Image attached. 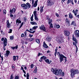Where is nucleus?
Listing matches in <instances>:
<instances>
[{
  "label": "nucleus",
  "mask_w": 79,
  "mask_h": 79,
  "mask_svg": "<svg viewBox=\"0 0 79 79\" xmlns=\"http://www.w3.org/2000/svg\"><path fill=\"white\" fill-rule=\"evenodd\" d=\"M37 68L36 67L34 71L33 72L34 73H37Z\"/></svg>",
  "instance_id": "obj_29"
},
{
  "label": "nucleus",
  "mask_w": 79,
  "mask_h": 79,
  "mask_svg": "<svg viewBox=\"0 0 79 79\" xmlns=\"http://www.w3.org/2000/svg\"><path fill=\"white\" fill-rule=\"evenodd\" d=\"M57 55H58V56H59L60 55H60V52H58L57 53Z\"/></svg>",
  "instance_id": "obj_52"
},
{
  "label": "nucleus",
  "mask_w": 79,
  "mask_h": 79,
  "mask_svg": "<svg viewBox=\"0 0 79 79\" xmlns=\"http://www.w3.org/2000/svg\"><path fill=\"white\" fill-rule=\"evenodd\" d=\"M23 23H22L21 24V25H20V27H22V26H23Z\"/></svg>",
  "instance_id": "obj_62"
},
{
  "label": "nucleus",
  "mask_w": 79,
  "mask_h": 79,
  "mask_svg": "<svg viewBox=\"0 0 79 79\" xmlns=\"http://www.w3.org/2000/svg\"><path fill=\"white\" fill-rule=\"evenodd\" d=\"M33 18H34V15L33 14L31 18V21H33Z\"/></svg>",
  "instance_id": "obj_31"
},
{
  "label": "nucleus",
  "mask_w": 79,
  "mask_h": 79,
  "mask_svg": "<svg viewBox=\"0 0 79 79\" xmlns=\"http://www.w3.org/2000/svg\"><path fill=\"white\" fill-rule=\"evenodd\" d=\"M36 13H37V11H34L33 12V13L34 14V16H36Z\"/></svg>",
  "instance_id": "obj_43"
},
{
  "label": "nucleus",
  "mask_w": 79,
  "mask_h": 79,
  "mask_svg": "<svg viewBox=\"0 0 79 79\" xmlns=\"http://www.w3.org/2000/svg\"><path fill=\"white\" fill-rule=\"evenodd\" d=\"M16 23H21V21H20V20H19V19H17L16 21Z\"/></svg>",
  "instance_id": "obj_25"
},
{
  "label": "nucleus",
  "mask_w": 79,
  "mask_h": 79,
  "mask_svg": "<svg viewBox=\"0 0 79 79\" xmlns=\"http://www.w3.org/2000/svg\"><path fill=\"white\" fill-rule=\"evenodd\" d=\"M19 76H16L15 77V79H19Z\"/></svg>",
  "instance_id": "obj_38"
},
{
  "label": "nucleus",
  "mask_w": 79,
  "mask_h": 79,
  "mask_svg": "<svg viewBox=\"0 0 79 79\" xmlns=\"http://www.w3.org/2000/svg\"><path fill=\"white\" fill-rule=\"evenodd\" d=\"M16 11V9L15 8H13L12 10L10 9V17H13V15H12V13L14 14Z\"/></svg>",
  "instance_id": "obj_3"
},
{
  "label": "nucleus",
  "mask_w": 79,
  "mask_h": 79,
  "mask_svg": "<svg viewBox=\"0 0 79 79\" xmlns=\"http://www.w3.org/2000/svg\"><path fill=\"white\" fill-rule=\"evenodd\" d=\"M44 9V6H43L40 9V11L41 13L43 12V9Z\"/></svg>",
  "instance_id": "obj_36"
},
{
  "label": "nucleus",
  "mask_w": 79,
  "mask_h": 79,
  "mask_svg": "<svg viewBox=\"0 0 79 79\" xmlns=\"http://www.w3.org/2000/svg\"><path fill=\"white\" fill-rule=\"evenodd\" d=\"M14 37H13V36H11L10 37V40H13V39Z\"/></svg>",
  "instance_id": "obj_39"
},
{
  "label": "nucleus",
  "mask_w": 79,
  "mask_h": 79,
  "mask_svg": "<svg viewBox=\"0 0 79 79\" xmlns=\"http://www.w3.org/2000/svg\"><path fill=\"white\" fill-rule=\"evenodd\" d=\"M6 44H7V39L6 38H5L4 40V47L3 48L4 50H6V48H5L6 46Z\"/></svg>",
  "instance_id": "obj_5"
},
{
  "label": "nucleus",
  "mask_w": 79,
  "mask_h": 79,
  "mask_svg": "<svg viewBox=\"0 0 79 79\" xmlns=\"http://www.w3.org/2000/svg\"><path fill=\"white\" fill-rule=\"evenodd\" d=\"M64 35L66 36H69V35L70 34V32L69 31L65 30L64 31Z\"/></svg>",
  "instance_id": "obj_9"
},
{
  "label": "nucleus",
  "mask_w": 79,
  "mask_h": 79,
  "mask_svg": "<svg viewBox=\"0 0 79 79\" xmlns=\"http://www.w3.org/2000/svg\"><path fill=\"white\" fill-rule=\"evenodd\" d=\"M59 39L60 38H59L58 40V41L59 42H60L61 43H63V42H64L63 40H60Z\"/></svg>",
  "instance_id": "obj_22"
},
{
  "label": "nucleus",
  "mask_w": 79,
  "mask_h": 79,
  "mask_svg": "<svg viewBox=\"0 0 79 79\" xmlns=\"http://www.w3.org/2000/svg\"><path fill=\"white\" fill-rule=\"evenodd\" d=\"M51 71L52 73H53V74H55V75L56 76H58V75H59V73H58V70L56 68H55L53 69V68L51 69Z\"/></svg>",
  "instance_id": "obj_2"
},
{
  "label": "nucleus",
  "mask_w": 79,
  "mask_h": 79,
  "mask_svg": "<svg viewBox=\"0 0 79 79\" xmlns=\"http://www.w3.org/2000/svg\"><path fill=\"white\" fill-rule=\"evenodd\" d=\"M65 23L67 24V25H68V26H69L70 23H69V20H68V18H66L65 20Z\"/></svg>",
  "instance_id": "obj_13"
},
{
  "label": "nucleus",
  "mask_w": 79,
  "mask_h": 79,
  "mask_svg": "<svg viewBox=\"0 0 79 79\" xmlns=\"http://www.w3.org/2000/svg\"><path fill=\"white\" fill-rule=\"evenodd\" d=\"M4 39H5V38H2L1 39L2 41H3V40H4Z\"/></svg>",
  "instance_id": "obj_59"
},
{
  "label": "nucleus",
  "mask_w": 79,
  "mask_h": 79,
  "mask_svg": "<svg viewBox=\"0 0 79 79\" xmlns=\"http://www.w3.org/2000/svg\"><path fill=\"white\" fill-rule=\"evenodd\" d=\"M1 57V60L2 61H3V56H2Z\"/></svg>",
  "instance_id": "obj_58"
},
{
  "label": "nucleus",
  "mask_w": 79,
  "mask_h": 79,
  "mask_svg": "<svg viewBox=\"0 0 79 79\" xmlns=\"http://www.w3.org/2000/svg\"><path fill=\"white\" fill-rule=\"evenodd\" d=\"M38 27V26H35L32 27L33 29L34 30H35L36 29H37Z\"/></svg>",
  "instance_id": "obj_35"
},
{
  "label": "nucleus",
  "mask_w": 79,
  "mask_h": 79,
  "mask_svg": "<svg viewBox=\"0 0 79 79\" xmlns=\"http://www.w3.org/2000/svg\"><path fill=\"white\" fill-rule=\"evenodd\" d=\"M71 25H73L74 26H76V23L74 21H73L72 22Z\"/></svg>",
  "instance_id": "obj_24"
},
{
  "label": "nucleus",
  "mask_w": 79,
  "mask_h": 79,
  "mask_svg": "<svg viewBox=\"0 0 79 79\" xmlns=\"http://www.w3.org/2000/svg\"><path fill=\"white\" fill-rule=\"evenodd\" d=\"M43 61V59L41 57L40 60H39V61H40V62H42Z\"/></svg>",
  "instance_id": "obj_40"
},
{
  "label": "nucleus",
  "mask_w": 79,
  "mask_h": 79,
  "mask_svg": "<svg viewBox=\"0 0 79 79\" xmlns=\"http://www.w3.org/2000/svg\"><path fill=\"white\" fill-rule=\"evenodd\" d=\"M6 23L7 27L9 28L10 27V23H9V20H8L7 21Z\"/></svg>",
  "instance_id": "obj_14"
},
{
  "label": "nucleus",
  "mask_w": 79,
  "mask_h": 79,
  "mask_svg": "<svg viewBox=\"0 0 79 79\" xmlns=\"http://www.w3.org/2000/svg\"><path fill=\"white\" fill-rule=\"evenodd\" d=\"M71 76V77H73L75 74H79V71L77 69L74 70V69H72L70 70Z\"/></svg>",
  "instance_id": "obj_1"
},
{
  "label": "nucleus",
  "mask_w": 79,
  "mask_h": 79,
  "mask_svg": "<svg viewBox=\"0 0 79 79\" xmlns=\"http://www.w3.org/2000/svg\"><path fill=\"white\" fill-rule=\"evenodd\" d=\"M33 36V35H31L30 34H29V37H30L31 38V37H32Z\"/></svg>",
  "instance_id": "obj_63"
},
{
  "label": "nucleus",
  "mask_w": 79,
  "mask_h": 79,
  "mask_svg": "<svg viewBox=\"0 0 79 79\" xmlns=\"http://www.w3.org/2000/svg\"><path fill=\"white\" fill-rule=\"evenodd\" d=\"M77 42H73V45H75V46L76 47V46H77Z\"/></svg>",
  "instance_id": "obj_30"
},
{
  "label": "nucleus",
  "mask_w": 79,
  "mask_h": 79,
  "mask_svg": "<svg viewBox=\"0 0 79 79\" xmlns=\"http://www.w3.org/2000/svg\"><path fill=\"white\" fill-rule=\"evenodd\" d=\"M10 53V52L9 51H7L6 52V53L5 54V56L6 58H7V57L8 56V55H9Z\"/></svg>",
  "instance_id": "obj_12"
},
{
  "label": "nucleus",
  "mask_w": 79,
  "mask_h": 79,
  "mask_svg": "<svg viewBox=\"0 0 79 79\" xmlns=\"http://www.w3.org/2000/svg\"><path fill=\"white\" fill-rule=\"evenodd\" d=\"M24 34L25 35V36H24L25 37H26V36H27V35H26V34H27V32H25L24 33Z\"/></svg>",
  "instance_id": "obj_44"
},
{
  "label": "nucleus",
  "mask_w": 79,
  "mask_h": 79,
  "mask_svg": "<svg viewBox=\"0 0 79 79\" xmlns=\"http://www.w3.org/2000/svg\"><path fill=\"white\" fill-rule=\"evenodd\" d=\"M21 6L23 8V9H24L25 10H26V9H27V8H28V6H27L26 4H21Z\"/></svg>",
  "instance_id": "obj_10"
},
{
  "label": "nucleus",
  "mask_w": 79,
  "mask_h": 79,
  "mask_svg": "<svg viewBox=\"0 0 79 79\" xmlns=\"http://www.w3.org/2000/svg\"><path fill=\"white\" fill-rule=\"evenodd\" d=\"M74 35L77 37H79V31L78 30H76L74 31Z\"/></svg>",
  "instance_id": "obj_7"
},
{
  "label": "nucleus",
  "mask_w": 79,
  "mask_h": 79,
  "mask_svg": "<svg viewBox=\"0 0 79 79\" xmlns=\"http://www.w3.org/2000/svg\"><path fill=\"white\" fill-rule=\"evenodd\" d=\"M30 2H32V5L33 6V7H36V6H37V4L35 3L34 4V0H30Z\"/></svg>",
  "instance_id": "obj_11"
},
{
  "label": "nucleus",
  "mask_w": 79,
  "mask_h": 79,
  "mask_svg": "<svg viewBox=\"0 0 79 79\" xmlns=\"http://www.w3.org/2000/svg\"><path fill=\"white\" fill-rule=\"evenodd\" d=\"M42 55V54H40V52H39L38 56H40V55Z\"/></svg>",
  "instance_id": "obj_57"
},
{
  "label": "nucleus",
  "mask_w": 79,
  "mask_h": 79,
  "mask_svg": "<svg viewBox=\"0 0 79 79\" xmlns=\"http://www.w3.org/2000/svg\"><path fill=\"white\" fill-rule=\"evenodd\" d=\"M30 23L31 24H32V25H37V23H36L35 22H31Z\"/></svg>",
  "instance_id": "obj_23"
},
{
  "label": "nucleus",
  "mask_w": 79,
  "mask_h": 79,
  "mask_svg": "<svg viewBox=\"0 0 79 79\" xmlns=\"http://www.w3.org/2000/svg\"><path fill=\"white\" fill-rule=\"evenodd\" d=\"M35 20H36V21H38L39 20V19H38V18L37 16H36V15L35 16Z\"/></svg>",
  "instance_id": "obj_34"
},
{
  "label": "nucleus",
  "mask_w": 79,
  "mask_h": 79,
  "mask_svg": "<svg viewBox=\"0 0 79 79\" xmlns=\"http://www.w3.org/2000/svg\"><path fill=\"white\" fill-rule=\"evenodd\" d=\"M47 2L48 6H52L54 4V2L52 1L51 0H48Z\"/></svg>",
  "instance_id": "obj_8"
},
{
  "label": "nucleus",
  "mask_w": 79,
  "mask_h": 79,
  "mask_svg": "<svg viewBox=\"0 0 79 79\" xmlns=\"http://www.w3.org/2000/svg\"><path fill=\"white\" fill-rule=\"evenodd\" d=\"M18 45H17L15 47H11V49H12V50H15V49H18Z\"/></svg>",
  "instance_id": "obj_17"
},
{
  "label": "nucleus",
  "mask_w": 79,
  "mask_h": 79,
  "mask_svg": "<svg viewBox=\"0 0 79 79\" xmlns=\"http://www.w3.org/2000/svg\"><path fill=\"white\" fill-rule=\"evenodd\" d=\"M69 18H70L71 19H73V15L71 14V13H69Z\"/></svg>",
  "instance_id": "obj_20"
},
{
  "label": "nucleus",
  "mask_w": 79,
  "mask_h": 79,
  "mask_svg": "<svg viewBox=\"0 0 79 79\" xmlns=\"http://www.w3.org/2000/svg\"><path fill=\"white\" fill-rule=\"evenodd\" d=\"M61 73H62V70L61 69H59L58 71V73H59V74H61Z\"/></svg>",
  "instance_id": "obj_28"
},
{
  "label": "nucleus",
  "mask_w": 79,
  "mask_h": 79,
  "mask_svg": "<svg viewBox=\"0 0 79 79\" xmlns=\"http://www.w3.org/2000/svg\"><path fill=\"white\" fill-rule=\"evenodd\" d=\"M66 58V57L64 56L63 54H61L59 56L60 62L61 63L62 61H63V58Z\"/></svg>",
  "instance_id": "obj_4"
},
{
  "label": "nucleus",
  "mask_w": 79,
  "mask_h": 79,
  "mask_svg": "<svg viewBox=\"0 0 79 79\" xmlns=\"http://www.w3.org/2000/svg\"><path fill=\"white\" fill-rule=\"evenodd\" d=\"M23 72L24 73V74H26V71H25L24 70H23Z\"/></svg>",
  "instance_id": "obj_56"
},
{
  "label": "nucleus",
  "mask_w": 79,
  "mask_h": 79,
  "mask_svg": "<svg viewBox=\"0 0 79 79\" xmlns=\"http://www.w3.org/2000/svg\"><path fill=\"white\" fill-rule=\"evenodd\" d=\"M21 37H24V34H22L21 35Z\"/></svg>",
  "instance_id": "obj_48"
},
{
  "label": "nucleus",
  "mask_w": 79,
  "mask_h": 79,
  "mask_svg": "<svg viewBox=\"0 0 79 79\" xmlns=\"http://www.w3.org/2000/svg\"><path fill=\"white\" fill-rule=\"evenodd\" d=\"M26 31H27V32H30V33H31L32 34H34L35 32V31H29L28 30V29L26 30Z\"/></svg>",
  "instance_id": "obj_18"
},
{
  "label": "nucleus",
  "mask_w": 79,
  "mask_h": 79,
  "mask_svg": "<svg viewBox=\"0 0 79 79\" xmlns=\"http://www.w3.org/2000/svg\"><path fill=\"white\" fill-rule=\"evenodd\" d=\"M56 27L57 28H60V26L59 25H57L56 26Z\"/></svg>",
  "instance_id": "obj_42"
},
{
  "label": "nucleus",
  "mask_w": 79,
  "mask_h": 79,
  "mask_svg": "<svg viewBox=\"0 0 79 79\" xmlns=\"http://www.w3.org/2000/svg\"><path fill=\"white\" fill-rule=\"evenodd\" d=\"M36 42L38 43V44H39V43H40V40L39 39H37L36 40Z\"/></svg>",
  "instance_id": "obj_32"
},
{
  "label": "nucleus",
  "mask_w": 79,
  "mask_h": 79,
  "mask_svg": "<svg viewBox=\"0 0 79 79\" xmlns=\"http://www.w3.org/2000/svg\"><path fill=\"white\" fill-rule=\"evenodd\" d=\"M73 41L75 42H77V40H76V38L74 37V35H73Z\"/></svg>",
  "instance_id": "obj_16"
},
{
  "label": "nucleus",
  "mask_w": 79,
  "mask_h": 79,
  "mask_svg": "<svg viewBox=\"0 0 79 79\" xmlns=\"http://www.w3.org/2000/svg\"><path fill=\"white\" fill-rule=\"evenodd\" d=\"M3 14H4V15H5V14L6 13V10H4L3 11Z\"/></svg>",
  "instance_id": "obj_41"
},
{
  "label": "nucleus",
  "mask_w": 79,
  "mask_h": 79,
  "mask_svg": "<svg viewBox=\"0 0 79 79\" xmlns=\"http://www.w3.org/2000/svg\"><path fill=\"white\" fill-rule=\"evenodd\" d=\"M48 24H52V19H49L48 21Z\"/></svg>",
  "instance_id": "obj_21"
},
{
  "label": "nucleus",
  "mask_w": 79,
  "mask_h": 79,
  "mask_svg": "<svg viewBox=\"0 0 79 79\" xmlns=\"http://www.w3.org/2000/svg\"><path fill=\"white\" fill-rule=\"evenodd\" d=\"M40 29L42 30V31H44V32H46V29L44 25H42L40 27Z\"/></svg>",
  "instance_id": "obj_6"
},
{
  "label": "nucleus",
  "mask_w": 79,
  "mask_h": 79,
  "mask_svg": "<svg viewBox=\"0 0 79 79\" xmlns=\"http://www.w3.org/2000/svg\"><path fill=\"white\" fill-rule=\"evenodd\" d=\"M74 13L75 16H76V15H77V12H74Z\"/></svg>",
  "instance_id": "obj_64"
},
{
  "label": "nucleus",
  "mask_w": 79,
  "mask_h": 79,
  "mask_svg": "<svg viewBox=\"0 0 79 79\" xmlns=\"http://www.w3.org/2000/svg\"><path fill=\"white\" fill-rule=\"evenodd\" d=\"M16 57L15 56H13V60L14 61H16Z\"/></svg>",
  "instance_id": "obj_37"
},
{
  "label": "nucleus",
  "mask_w": 79,
  "mask_h": 79,
  "mask_svg": "<svg viewBox=\"0 0 79 79\" xmlns=\"http://www.w3.org/2000/svg\"><path fill=\"white\" fill-rule=\"evenodd\" d=\"M30 31H32L34 30V29L33 28H32H32L30 29Z\"/></svg>",
  "instance_id": "obj_60"
},
{
  "label": "nucleus",
  "mask_w": 79,
  "mask_h": 79,
  "mask_svg": "<svg viewBox=\"0 0 79 79\" xmlns=\"http://www.w3.org/2000/svg\"><path fill=\"white\" fill-rule=\"evenodd\" d=\"M41 58H42V59H44V60H46V59H47V57L45 56H43L41 57Z\"/></svg>",
  "instance_id": "obj_33"
},
{
  "label": "nucleus",
  "mask_w": 79,
  "mask_h": 79,
  "mask_svg": "<svg viewBox=\"0 0 79 79\" xmlns=\"http://www.w3.org/2000/svg\"><path fill=\"white\" fill-rule=\"evenodd\" d=\"M33 67H34V65H33V64H31V68H33Z\"/></svg>",
  "instance_id": "obj_53"
},
{
  "label": "nucleus",
  "mask_w": 79,
  "mask_h": 79,
  "mask_svg": "<svg viewBox=\"0 0 79 79\" xmlns=\"http://www.w3.org/2000/svg\"><path fill=\"white\" fill-rule=\"evenodd\" d=\"M56 15L57 16V17H58V18H59V17H60V16H59V15H58V14L57 13H56Z\"/></svg>",
  "instance_id": "obj_47"
},
{
  "label": "nucleus",
  "mask_w": 79,
  "mask_h": 79,
  "mask_svg": "<svg viewBox=\"0 0 79 79\" xmlns=\"http://www.w3.org/2000/svg\"><path fill=\"white\" fill-rule=\"evenodd\" d=\"M61 75L62 76H64V72H62Z\"/></svg>",
  "instance_id": "obj_45"
},
{
  "label": "nucleus",
  "mask_w": 79,
  "mask_h": 79,
  "mask_svg": "<svg viewBox=\"0 0 79 79\" xmlns=\"http://www.w3.org/2000/svg\"><path fill=\"white\" fill-rule=\"evenodd\" d=\"M45 41H44L43 43V47H44V48H48V46H47V45L45 43Z\"/></svg>",
  "instance_id": "obj_15"
},
{
  "label": "nucleus",
  "mask_w": 79,
  "mask_h": 79,
  "mask_svg": "<svg viewBox=\"0 0 79 79\" xmlns=\"http://www.w3.org/2000/svg\"><path fill=\"white\" fill-rule=\"evenodd\" d=\"M75 47L76 48V52H77V50H78V48H77V46H76Z\"/></svg>",
  "instance_id": "obj_54"
},
{
  "label": "nucleus",
  "mask_w": 79,
  "mask_h": 79,
  "mask_svg": "<svg viewBox=\"0 0 79 79\" xmlns=\"http://www.w3.org/2000/svg\"><path fill=\"white\" fill-rule=\"evenodd\" d=\"M32 40H34V38H30V41H32Z\"/></svg>",
  "instance_id": "obj_51"
},
{
  "label": "nucleus",
  "mask_w": 79,
  "mask_h": 79,
  "mask_svg": "<svg viewBox=\"0 0 79 79\" xmlns=\"http://www.w3.org/2000/svg\"><path fill=\"white\" fill-rule=\"evenodd\" d=\"M46 39L47 41L48 42H50V41H51V38L50 37H48Z\"/></svg>",
  "instance_id": "obj_26"
},
{
  "label": "nucleus",
  "mask_w": 79,
  "mask_h": 79,
  "mask_svg": "<svg viewBox=\"0 0 79 79\" xmlns=\"http://www.w3.org/2000/svg\"><path fill=\"white\" fill-rule=\"evenodd\" d=\"M45 62H46V63H48V64H50L51 63L50 62V60H49V59H47L45 60Z\"/></svg>",
  "instance_id": "obj_19"
},
{
  "label": "nucleus",
  "mask_w": 79,
  "mask_h": 79,
  "mask_svg": "<svg viewBox=\"0 0 79 79\" xmlns=\"http://www.w3.org/2000/svg\"><path fill=\"white\" fill-rule=\"evenodd\" d=\"M12 32V30L10 29V31L8 32V33H11Z\"/></svg>",
  "instance_id": "obj_50"
},
{
  "label": "nucleus",
  "mask_w": 79,
  "mask_h": 79,
  "mask_svg": "<svg viewBox=\"0 0 79 79\" xmlns=\"http://www.w3.org/2000/svg\"><path fill=\"white\" fill-rule=\"evenodd\" d=\"M13 75H11L10 77V79H13Z\"/></svg>",
  "instance_id": "obj_55"
},
{
  "label": "nucleus",
  "mask_w": 79,
  "mask_h": 79,
  "mask_svg": "<svg viewBox=\"0 0 79 79\" xmlns=\"http://www.w3.org/2000/svg\"><path fill=\"white\" fill-rule=\"evenodd\" d=\"M56 53H57V52H55L54 53V55L55 56H56Z\"/></svg>",
  "instance_id": "obj_61"
},
{
  "label": "nucleus",
  "mask_w": 79,
  "mask_h": 79,
  "mask_svg": "<svg viewBox=\"0 0 79 79\" xmlns=\"http://www.w3.org/2000/svg\"><path fill=\"white\" fill-rule=\"evenodd\" d=\"M26 5L28 6V8H31V5H30V4L27 3H26Z\"/></svg>",
  "instance_id": "obj_27"
},
{
  "label": "nucleus",
  "mask_w": 79,
  "mask_h": 79,
  "mask_svg": "<svg viewBox=\"0 0 79 79\" xmlns=\"http://www.w3.org/2000/svg\"><path fill=\"white\" fill-rule=\"evenodd\" d=\"M27 77H29V73H27Z\"/></svg>",
  "instance_id": "obj_49"
},
{
  "label": "nucleus",
  "mask_w": 79,
  "mask_h": 79,
  "mask_svg": "<svg viewBox=\"0 0 79 79\" xmlns=\"http://www.w3.org/2000/svg\"><path fill=\"white\" fill-rule=\"evenodd\" d=\"M50 24V27H51V28H53V24H52V23H51Z\"/></svg>",
  "instance_id": "obj_46"
}]
</instances>
